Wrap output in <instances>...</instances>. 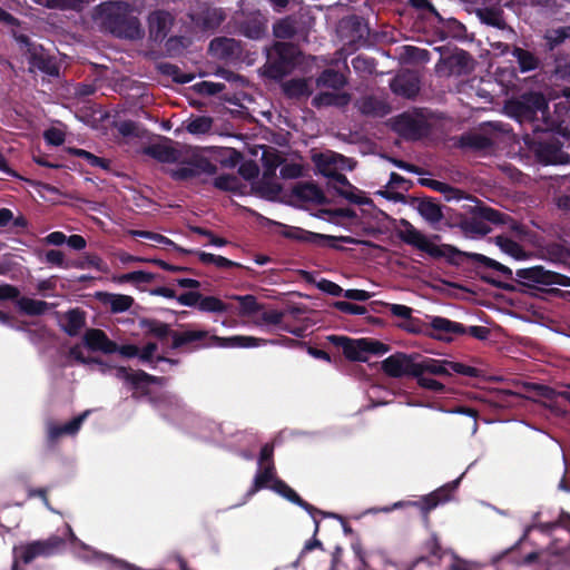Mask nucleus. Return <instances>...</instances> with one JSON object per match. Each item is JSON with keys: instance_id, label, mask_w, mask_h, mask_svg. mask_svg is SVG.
<instances>
[{"instance_id": "f257e3e1", "label": "nucleus", "mask_w": 570, "mask_h": 570, "mask_svg": "<svg viewBox=\"0 0 570 570\" xmlns=\"http://www.w3.org/2000/svg\"><path fill=\"white\" fill-rule=\"evenodd\" d=\"M400 225L403 229H396V236L406 245L426 253L432 258H445L446 262L453 266H461L465 259L471 261L501 273L509 281H513L512 269L493 258L479 253L463 252L450 244L436 245L422 232L416 229L407 219H400Z\"/></svg>"}, {"instance_id": "f03ea898", "label": "nucleus", "mask_w": 570, "mask_h": 570, "mask_svg": "<svg viewBox=\"0 0 570 570\" xmlns=\"http://www.w3.org/2000/svg\"><path fill=\"white\" fill-rule=\"evenodd\" d=\"M173 332L170 348L180 353H194L213 346L218 347H258L266 344H276V340H265L255 336L234 335L222 337L212 335L207 330H194L188 324H179Z\"/></svg>"}, {"instance_id": "7ed1b4c3", "label": "nucleus", "mask_w": 570, "mask_h": 570, "mask_svg": "<svg viewBox=\"0 0 570 570\" xmlns=\"http://www.w3.org/2000/svg\"><path fill=\"white\" fill-rule=\"evenodd\" d=\"M543 126L535 125L533 135L525 136V142L543 165H564L570 163V155L563 150L560 137L569 138L570 132L558 120H544Z\"/></svg>"}, {"instance_id": "20e7f679", "label": "nucleus", "mask_w": 570, "mask_h": 570, "mask_svg": "<svg viewBox=\"0 0 570 570\" xmlns=\"http://www.w3.org/2000/svg\"><path fill=\"white\" fill-rule=\"evenodd\" d=\"M95 16L101 20L104 28L117 38L137 40L144 36L139 19L128 2H102L96 7Z\"/></svg>"}, {"instance_id": "39448f33", "label": "nucleus", "mask_w": 570, "mask_h": 570, "mask_svg": "<svg viewBox=\"0 0 570 570\" xmlns=\"http://www.w3.org/2000/svg\"><path fill=\"white\" fill-rule=\"evenodd\" d=\"M66 549V540L52 534L43 540H35L12 549L11 570H24L20 563L29 564L38 558L48 559L60 554Z\"/></svg>"}, {"instance_id": "423d86ee", "label": "nucleus", "mask_w": 570, "mask_h": 570, "mask_svg": "<svg viewBox=\"0 0 570 570\" xmlns=\"http://www.w3.org/2000/svg\"><path fill=\"white\" fill-rule=\"evenodd\" d=\"M509 115L514 117L520 124L529 122L531 130L535 125L544 127L543 121L550 120L546 117L548 112V102L541 92H527L519 98L508 102Z\"/></svg>"}, {"instance_id": "0eeeda50", "label": "nucleus", "mask_w": 570, "mask_h": 570, "mask_svg": "<svg viewBox=\"0 0 570 570\" xmlns=\"http://www.w3.org/2000/svg\"><path fill=\"white\" fill-rule=\"evenodd\" d=\"M298 48L291 42H276L267 53V60L263 67L264 76L281 80L297 65Z\"/></svg>"}, {"instance_id": "6e6552de", "label": "nucleus", "mask_w": 570, "mask_h": 570, "mask_svg": "<svg viewBox=\"0 0 570 570\" xmlns=\"http://www.w3.org/2000/svg\"><path fill=\"white\" fill-rule=\"evenodd\" d=\"M278 225L282 228L281 234L285 238L297 240L301 243L313 244L321 247L328 246L337 250L343 249L341 246L336 244L337 242L344 244H358V240L353 238L352 236H332L309 232L301 227L287 226L284 224Z\"/></svg>"}, {"instance_id": "1a4fd4ad", "label": "nucleus", "mask_w": 570, "mask_h": 570, "mask_svg": "<svg viewBox=\"0 0 570 570\" xmlns=\"http://www.w3.org/2000/svg\"><path fill=\"white\" fill-rule=\"evenodd\" d=\"M179 166L174 169H168L167 174L176 181H187L200 176L202 174L215 175L217 166L208 158L199 155L180 160Z\"/></svg>"}, {"instance_id": "9d476101", "label": "nucleus", "mask_w": 570, "mask_h": 570, "mask_svg": "<svg viewBox=\"0 0 570 570\" xmlns=\"http://www.w3.org/2000/svg\"><path fill=\"white\" fill-rule=\"evenodd\" d=\"M518 278L524 281V285H560L570 287V277L557 272L546 269L543 266L537 265L527 268H519L515 272Z\"/></svg>"}, {"instance_id": "9b49d317", "label": "nucleus", "mask_w": 570, "mask_h": 570, "mask_svg": "<svg viewBox=\"0 0 570 570\" xmlns=\"http://www.w3.org/2000/svg\"><path fill=\"white\" fill-rule=\"evenodd\" d=\"M419 354H405L397 352L382 362V371L390 377L417 376Z\"/></svg>"}, {"instance_id": "f8f14e48", "label": "nucleus", "mask_w": 570, "mask_h": 570, "mask_svg": "<svg viewBox=\"0 0 570 570\" xmlns=\"http://www.w3.org/2000/svg\"><path fill=\"white\" fill-rule=\"evenodd\" d=\"M269 489L279 494L281 497L285 498L286 500H288L289 502L301 507L312 515L315 522L314 535L320 530V521L315 518V514L342 519L340 515H336L335 513H326L316 509L314 505L303 500L285 481H283L279 478L274 480V482L269 485Z\"/></svg>"}, {"instance_id": "ddd939ff", "label": "nucleus", "mask_w": 570, "mask_h": 570, "mask_svg": "<svg viewBox=\"0 0 570 570\" xmlns=\"http://www.w3.org/2000/svg\"><path fill=\"white\" fill-rule=\"evenodd\" d=\"M115 370V376L118 380L130 384L131 389L140 392L141 395H149L150 391L148 386L150 384H160L163 380L161 377L150 375L142 370L132 371L125 366H117Z\"/></svg>"}, {"instance_id": "4468645a", "label": "nucleus", "mask_w": 570, "mask_h": 570, "mask_svg": "<svg viewBox=\"0 0 570 570\" xmlns=\"http://www.w3.org/2000/svg\"><path fill=\"white\" fill-rule=\"evenodd\" d=\"M458 484L459 480L449 482L434 490L433 492L422 497L420 500L410 501L407 504L420 509L421 512L428 517V514L439 504L451 500L453 492L458 488Z\"/></svg>"}, {"instance_id": "2eb2a0df", "label": "nucleus", "mask_w": 570, "mask_h": 570, "mask_svg": "<svg viewBox=\"0 0 570 570\" xmlns=\"http://www.w3.org/2000/svg\"><path fill=\"white\" fill-rule=\"evenodd\" d=\"M480 214L491 224L507 226L509 232H511L513 237L518 240H524L530 235V229L509 214L495 208H483Z\"/></svg>"}, {"instance_id": "dca6fc26", "label": "nucleus", "mask_w": 570, "mask_h": 570, "mask_svg": "<svg viewBox=\"0 0 570 570\" xmlns=\"http://www.w3.org/2000/svg\"><path fill=\"white\" fill-rule=\"evenodd\" d=\"M345 28L347 29L348 41L346 46L348 49L355 51L361 47L368 46L370 27L363 17L356 14L348 17L345 21Z\"/></svg>"}, {"instance_id": "f3484780", "label": "nucleus", "mask_w": 570, "mask_h": 570, "mask_svg": "<svg viewBox=\"0 0 570 570\" xmlns=\"http://www.w3.org/2000/svg\"><path fill=\"white\" fill-rule=\"evenodd\" d=\"M428 28H430L433 36L441 41L448 38L461 40L466 36L465 26L455 18H444L441 16V19H432L426 26V29Z\"/></svg>"}, {"instance_id": "a211bd4d", "label": "nucleus", "mask_w": 570, "mask_h": 570, "mask_svg": "<svg viewBox=\"0 0 570 570\" xmlns=\"http://www.w3.org/2000/svg\"><path fill=\"white\" fill-rule=\"evenodd\" d=\"M396 127L405 139L413 141L422 139L430 131V125L426 120L407 114L399 116Z\"/></svg>"}, {"instance_id": "6ab92c4d", "label": "nucleus", "mask_w": 570, "mask_h": 570, "mask_svg": "<svg viewBox=\"0 0 570 570\" xmlns=\"http://www.w3.org/2000/svg\"><path fill=\"white\" fill-rule=\"evenodd\" d=\"M326 340L335 347L342 348L343 355L351 362L368 361V356L364 355L362 338H352L345 335H328Z\"/></svg>"}, {"instance_id": "aec40b11", "label": "nucleus", "mask_w": 570, "mask_h": 570, "mask_svg": "<svg viewBox=\"0 0 570 570\" xmlns=\"http://www.w3.org/2000/svg\"><path fill=\"white\" fill-rule=\"evenodd\" d=\"M432 331L425 334L439 341L450 342L453 335H464V325L445 317L435 316L430 323Z\"/></svg>"}, {"instance_id": "412c9836", "label": "nucleus", "mask_w": 570, "mask_h": 570, "mask_svg": "<svg viewBox=\"0 0 570 570\" xmlns=\"http://www.w3.org/2000/svg\"><path fill=\"white\" fill-rule=\"evenodd\" d=\"M483 208H491L485 204L476 205L472 209L471 217L460 216L455 225L466 235L485 236L491 232V228L487 224V219L481 216L480 212Z\"/></svg>"}, {"instance_id": "4be33fe9", "label": "nucleus", "mask_w": 570, "mask_h": 570, "mask_svg": "<svg viewBox=\"0 0 570 570\" xmlns=\"http://www.w3.org/2000/svg\"><path fill=\"white\" fill-rule=\"evenodd\" d=\"M174 17L165 10H156L148 17L149 37L155 42H163L174 24Z\"/></svg>"}, {"instance_id": "5701e85b", "label": "nucleus", "mask_w": 570, "mask_h": 570, "mask_svg": "<svg viewBox=\"0 0 570 570\" xmlns=\"http://www.w3.org/2000/svg\"><path fill=\"white\" fill-rule=\"evenodd\" d=\"M87 414H88V412H85L62 425L49 423L47 426V444H48V446L53 448L56 442L63 435L76 434L79 431Z\"/></svg>"}, {"instance_id": "b1692460", "label": "nucleus", "mask_w": 570, "mask_h": 570, "mask_svg": "<svg viewBox=\"0 0 570 570\" xmlns=\"http://www.w3.org/2000/svg\"><path fill=\"white\" fill-rule=\"evenodd\" d=\"M83 343L90 351H99L105 354L116 353V342L100 328H89L83 335Z\"/></svg>"}, {"instance_id": "393cba45", "label": "nucleus", "mask_w": 570, "mask_h": 570, "mask_svg": "<svg viewBox=\"0 0 570 570\" xmlns=\"http://www.w3.org/2000/svg\"><path fill=\"white\" fill-rule=\"evenodd\" d=\"M471 55L463 49H460L441 60V63L444 66L450 75L456 76L468 73L471 69Z\"/></svg>"}, {"instance_id": "a878e982", "label": "nucleus", "mask_w": 570, "mask_h": 570, "mask_svg": "<svg viewBox=\"0 0 570 570\" xmlns=\"http://www.w3.org/2000/svg\"><path fill=\"white\" fill-rule=\"evenodd\" d=\"M451 361L448 360H435L419 355L417 358V376L421 374H431L436 376H451V370L449 367Z\"/></svg>"}, {"instance_id": "bb28decb", "label": "nucleus", "mask_w": 570, "mask_h": 570, "mask_svg": "<svg viewBox=\"0 0 570 570\" xmlns=\"http://www.w3.org/2000/svg\"><path fill=\"white\" fill-rule=\"evenodd\" d=\"M351 101V95L348 92H331L321 91L312 99V106L321 109L323 107H337L344 108Z\"/></svg>"}, {"instance_id": "cd10ccee", "label": "nucleus", "mask_w": 570, "mask_h": 570, "mask_svg": "<svg viewBox=\"0 0 570 570\" xmlns=\"http://www.w3.org/2000/svg\"><path fill=\"white\" fill-rule=\"evenodd\" d=\"M407 2L412 8L419 11L415 20V26L419 30H425L432 19H441L440 12L430 0H407Z\"/></svg>"}, {"instance_id": "c85d7f7f", "label": "nucleus", "mask_w": 570, "mask_h": 570, "mask_svg": "<svg viewBox=\"0 0 570 570\" xmlns=\"http://www.w3.org/2000/svg\"><path fill=\"white\" fill-rule=\"evenodd\" d=\"M138 324L148 336H154L161 342L168 337L173 340V332H175V330H171L170 325L167 323L157 318L142 317L139 320Z\"/></svg>"}, {"instance_id": "c756f323", "label": "nucleus", "mask_w": 570, "mask_h": 570, "mask_svg": "<svg viewBox=\"0 0 570 570\" xmlns=\"http://www.w3.org/2000/svg\"><path fill=\"white\" fill-rule=\"evenodd\" d=\"M493 243L503 254L512 257L515 261H523L528 257L527 250L522 247V245H520L519 240L507 234L497 235L493 238Z\"/></svg>"}, {"instance_id": "7c9ffc66", "label": "nucleus", "mask_w": 570, "mask_h": 570, "mask_svg": "<svg viewBox=\"0 0 570 570\" xmlns=\"http://www.w3.org/2000/svg\"><path fill=\"white\" fill-rule=\"evenodd\" d=\"M144 154L164 164L178 163L180 151L171 146L153 144L144 148Z\"/></svg>"}, {"instance_id": "2f4dec72", "label": "nucleus", "mask_w": 570, "mask_h": 570, "mask_svg": "<svg viewBox=\"0 0 570 570\" xmlns=\"http://www.w3.org/2000/svg\"><path fill=\"white\" fill-rule=\"evenodd\" d=\"M570 39V26L559 27L557 29L549 30L544 36V47L549 57H553L561 52L559 47L567 40Z\"/></svg>"}, {"instance_id": "473e14b6", "label": "nucleus", "mask_w": 570, "mask_h": 570, "mask_svg": "<svg viewBox=\"0 0 570 570\" xmlns=\"http://www.w3.org/2000/svg\"><path fill=\"white\" fill-rule=\"evenodd\" d=\"M277 479L276 476V468L274 463H269L267 465L258 466V470L254 476L253 484L248 490V494L253 495L262 489L269 488V485Z\"/></svg>"}, {"instance_id": "72a5a7b5", "label": "nucleus", "mask_w": 570, "mask_h": 570, "mask_svg": "<svg viewBox=\"0 0 570 570\" xmlns=\"http://www.w3.org/2000/svg\"><path fill=\"white\" fill-rule=\"evenodd\" d=\"M347 158L341 154L331 153L330 155L320 154L314 157V163L316 164L320 173L325 177L328 176L332 171H336L338 168H342Z\"/></svg>"}, {"instance_id": "f704fd0d", "label": "nucleus", "mask_w": 570, "mask_h": 570, "mask_svg": "<svg viewBox=\"0 0 570 570\" xmlns=\"http://www.w3.org/2000/svg\"><path fill=\"white\" fill-rule=\"evenodd\" d=\"M347 85L346 77L332 68L324 69L316 78L317 88H331L333 90H341Z\"/></svg>"}, {"instance_id": "c9c22d12", "label": "nucleus", "mask_w": 570, "mask_h": 570, "mask_svg": "<svg viewBox=\"0 0 570 570\" xmlns=\"http://www.w3.org/2000/svg\"><path fill=\"white\" fill-rule=\"evenodd\" d=\"M99 298L104 304L109 305L114 314L128 311L135 303L131 296L124 294L100 293Z\"/></svg>"}, {"instance_id": "e433bc0d", "label": "nucleus", "mask_w": 570, "mask_h": 570, "mask_svg": "<svg viewBox=\"0 0 570 570\" xmlns=\"http://www.w3.org/2000/svg\"><path fill=\"white\" fill-rule=\"evenodd\" d=\"M282 89L288 99L308 98L313 92L308 81L304 78L291 79L283 83Z\"/></svg>"}, {"instance_id": "4c0bfd02", "label": "nucleus", "mask_w": 570, "mask_h": 570, "mask_svg": "<svg viewBox=\"0 0 570 570\" xmlns=\"http://www.w3.org/2000/svg\"><path fill=\"white\" fill-rule=\"evenodd\" d=\"M511 55L517 60L519 70L523 73L533 71L540 66V59L537 55L521 47L514 46Z\"/></svg>"}, {"instance_id": "58836bf2", "label": "nucleus", "mask_w": 570, "mask_h": 570, "mask_svg": "<svg viewBox=\"0 0 570 570\" xmlns=\"http://www.w3.org/2000/svg\"><path fill=\"white\" fill-rule=\"evenodd\" d=\"M30 63L41 72L57 77L59 76V66L55 57L46 52H33L30 57Z\"/></svg>"}, {"instance_id": "ea45409f", "label": "nucleus", "mask_w": 570, "mask_h": 570, "mask_svg": "<svg viewBox=\"0 0 570 570\" xmlns=\"http://www.w3.org/2000/svg\"><path fill=\"white\" fill-rule=\"evenodd\" d=\"M131 234L135 237L149 239L157 245H161L164 247H170L174 250L185 254V255L195 253V249L183 248L181 246L177 245L175 242H173L168 237H166L161 234H158V233H154V232H149V230H132Z\"/></svg>"}, {"instance_id": "a19ab883", "label": "nucleus", "mask_w": 570, "mask_h": 570, "mask_svg": "<svg viewBox=\"0 0 570 570\" xmlns=\"http://www.w3.org/2000/svg\"><path fill=\"white\" fill-rule=\"evenodd\" d=\"M297 33V19L294 16H286L277 20L273 26V35L277 39L288 40Z\"/></svg>"}, {"instance_id": "79ce46f5", "label": "nucleus", "mask_w": 570, "mask_h": 570, "mask_svg": "<svg viewBox=\"0 0 570 570\" xmlns=\"http://www.w3.org/2000/svg\"><path fill=\"white\" fill-rule=\"evenodd\" d=\"M391 88L395 94L405 98H414L420 90L419 80L405 76L395 78Z\"/></svg>"}, {"instance_id": "37998d69", "label": "nucleus", "mask_w": 570, "mask_h": 570, "mask_svg": "<svg viewBox=\"0 0 570 570\" xmlns=\"http://www.w3.org/2000/svg\"><path fill=\"white\" fill-rule=\"evenodd\" d=\"M295 195L305 202H312L317 205L327 204V198L324 195V191L313 183H306L296 187Z\"/></svg>"}, {"instance_id": "c03bdc74", "label": "nucleus", "mask_w": 570, "mask_h": 570, "mask_svg": "<svg viewBox=\"0 0 570 570\" xmlns=\"http://www.w3.org/2000/svg\"><path fill=\"white\" fill-rule=\"evenodd\" d=\"M66 324L63 331L69 336H76L80 330L86 325V313L80 308H73L66 313Z\"/></svg>"}, {"instance_id": "a18cd8bd", "label": "nucleus", "mask_w": 570, "mask_h": 570, "mask_svg": "<svg viewBox=\"0 0 570 570\" xmlns=\"http://www.w3.org/2000/svg\"><path fill=\"white\" fill-rule=\"evenodd\" d=\"M358 110L364 116H384L387 114V106L373 96L362 98L357 104Z\"/></svg>"}, {"instance_id": "49530a36", "label": "nucleus", "mask_w": 570, "mask_h": 570, "mask_svg": "<svg viewBox=\"0 0 570 570\" xmlns=\"http://www.w3.org/2000/svg\"><path fill=\"white\" fill-rule=\"evenodd\" d=\"M420 215L431 224L440 223L443 219V212L439 204L431 198H424L419 203Z\"/></svg>"}, {"instance_id": "de8ad7c7", "label": "nucleus", "mask_w": 570, "mask_h": 570, "mask_svg": "<svg viewBox=\"0 0 570 570\" xmlns=\"http://www.w3.org/2000/svg\"><path fill=\"white\" fill-rule=\"evenodd\" d=\"M19 309L30 316L43 315L49 309V304L46 301L35 299L22 296L17 301Z\"/></svg>"}, {"instance_id": "09e8293b", "label": "nucleus", "mask_w": 570, "mask_h": 570, "mask_svg": "<svg viewBox=\"0 0 570 570\" xmlns=\"http://www.w3.org/2000/svg\"><path fill=\"white\" fill-rule=\"evenodd\" d=\"M161 75L170 77L174 82L185 85L195 79V75L184 72L177 65L170 62H161L158 65Z\"/></svg>"}, {"instance_id": "8fccbe9b", "label": "nucleus", "mask_w": 570, "mask_h": 570, "mask_svg": "<svg viewBox=\"0 0 570 570\" xmlns=\"http://www.w3.org/2000/svg\"><path fill=\"white\" fill-rule=\"evenodd\" d=\"M238 48L235 39L230 38H215L209 43V49L218 57L227 59L232 58Z\"/></svg>"}, {"instance_id": "3c124183", "label": "nucleus", "mask_w": 570, "mask_h": 570, "mask_svg": "<svg viewBox=\"0 0 570 570\" xmlns=\"http://www.w3.org/2000/svg\"><path fill=\"white\" fill-rule=\"evenodd\" d=\"M476 13L483 23L499 29H504L505 21L503 19V12L500 8L485 7L482 9H478Z\"/></svg>"}, {"instance_id": "603ef678", "label": "nucleus", "mask_w": 570, "mask_h": 570, "mask_svg": "<svg viewBox=\"0 0 570 570\" xmlns=\"http://www.w3.org/2000/svg\"><path fill=\"white\" fill-rule=\"evenodd\" d=\"M263 179L273 178L276 169L282 165V157L276 150H264L262 155Z\"/></svg>"}, {"instance_id": "864d4df0", "label": "nucleus", "mask_w": 570, "mask_h": 570, "mask_svg": "<svg viewBox=\"0 0 570 570\" xmlns=\"http://www.w3.org/2000/svg\"><path fill=\"white\" fill-rule=\"evenodd\" d=\"M194 254L197 255L199 262L205 265L213 264L217 268H232V267L243 268L242 264L230 261L220 255H215L212 253H206V252H200V250H195Z\"/></svg>"}, {"instance_id": "5fc2aeb1", "label": "nucleus", "mask_w": 570, "mask_h": 570, "mask_svg": "<svg viewBox=\"0 0 570 570\" xmlns=\"http://www.w3.org/2000/svg\"><path fill=\"white\" fill-rule=\"evenodd\" d=\"M423 551L426 553L424 556L419 557L415 560V563L428 562L429 557L435 558L440 561L443 557V551L441 543L436 537V534H432L422 547Z\"/></svg>"}, {"instance_id": "6e6d98bb", "label": "nucleus", "mask_w": 570, "mask_h": 570, "mask_svg": "<svg viewBox=\"0 0 570 570\" xmlns=\"http://www.w3.org/2000/svg\"><path fill=\"white\" fill-rule=\"evenodd\" d=\"M460 144L462 147H468L474 150H484L492 146V140L482 134H468L461 136Z\"/></svg>"}, {"instance_id": "4d7b16f0", "label": "nucleus", "mask_w": 570, "mask_h": 570, "mask_svg": "<svg viewBox=\"0 0 570 570\" xmlns=\"http://www.w3.org/2000/svg\"><path fill=\"white\" fill-rule=\"evenodd\" d=\"M198 309L205 313H218L223 314L228 311V306L225 302L216 296H204L199 299Z\"/></svg>"}, {"instance_id": "13d9d810", "label": "nucleus", "mask_w": 570, "mask_h": 570, "mask_svg": "<svg viewBox=\"0 0 570 570\" xmlns=\"http://www.w3.org/2000/svg\"><path fill=\"white\" fill-rule=\"evenodd\" d=\"M553 73L558 79L570 80V55L558 52L553 56Z\"/></svg>"}, {"instance_id": "bf43d9fd", "label": "nucleus", "mask_w": 570, "mask_h": 570, "mask_svg": "<svg viewBox=\"0 0 570 570\" xmlns=\"http://www.w3.org/2000/svg\"><path fill=\"white\" fill-rule=\"evenodd\" d=\"M213 185L219 190L236 193L239 190L240 181L235 175L223 174L214 179Z\"/></svg>"}, {"instance_id": "052dcab7", "label": "nucleus", "mask_w": 570, "mask_h": 570, "mask_svg": "<svg viewBox=\"0 0 570 570\" xmlns=\"http://www.w3.org/2000/svg\"><path fill=\"white\" fill-rule=\"evenodd\" d=\"M213 126V119L207 116H198L191 119L186 129L189 134L193 135H203L210 131Z\"/></svg>"}, {"instance_id": "680f3d73", "label": "nucleus", "mask_w": 570, "mask_h": 570, "mask_svg": "<svg viewBox=\"0 0 570 570\" xmlns=\"http://www.w3.org/2000/svg\"><path fill=\"white\" fill-rule=\"evenodd\" d=\"M363 346L361 347L364 351V355L373 354V355H383L390 351V345L368 337L362 338Z\"/></svg>"}, {"instance_id": "e2e57ef3", "label": "nucleus", "mask_w": 570, "mask_h": 570, "mask_svg": "<svg viewBox=\"0 0 570 570\" xmlns=\"http://www.w3.org/2000/svg\"><path fill=\"white\" fill-rule=\"evenodd\" d=\"M356 191L357 189L354 186L353 188H337V194L352 204L374 206V202L370 197L360 195Z\"/></svg>"}, {"instance_id": "0e129e2a", "label": "nucleus", "mask_w": 570, "mask_h": 570, "mask_svg": "<svg viewBox=\"0 0 570 570\" xmlns=\"http://www.w3.org/2000/svg\"><path fill=\"white\" fill-rule=\"evenodd\" d=\"M238 301L242 314L252 315L262 309V305L254 295L235 296Z\"/></svg>"}, {"instance_id": "69168bd1", "label": "nucleus", "mask_w": 570, "mask_h": 570, "mask_svg": "<svg viewBox=\"0 0 570 570\" xmlns=\"http://www.w3.org/2000/svg\"><path fill=\"white\" fill-rule=\"evenodd\" d=\"M194 89L199 95L215 96L225 89L222 82L200 81L194 86Z\"/></svg>"}, {"instance_id": "338daca9", "label": "nucleus", "mask_w": 570, "mask_h": 570, "mask_svg": "<svg viewBox=\"0 0 570 570\" xmlns=\"http://www.w3.org/2000/svg\"><path fill=\"white\" fill-rule=\"evenodd\" d=\"M449 367L451 370V375L453 373L469 376V377H480L482 375L481 370H479L474 366H470V365L460 363V362L451 361V364H449Z\"/></svg>"}, {"instance_id": "774afa93", "label": "nucleus", "mask_w": 570, "mask_h": 570, "mask_svg": "<svg viewBox=\"0 0 570 570\" xmlns=\"http://www.w3.org/2000/svg\"><path fill=\"white\" fill-rule=\"evenodd\" d=\"M190 230L197 235L204 236L208 238V243L214 246L223 247L226 246L229 242L224 238L215 235L210 229L200 227V226H191Z\"/></svg>"}]
</instances>
